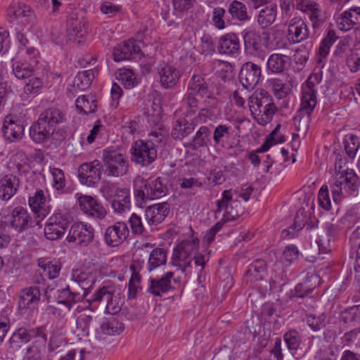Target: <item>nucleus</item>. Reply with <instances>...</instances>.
Listing matches in <instances>:
<instances>
[{
  "instance_id": "f257e3e1",
  "label": "nucleus",
  "mask_w": 360,
  "mask_h": 360,
  "mask_svg": "<svg viewBox=\"0 0 360 360\" xmlns=\"http://www.w3.org/2000/svg\"><path fill=\"white\" fill-rule=\"evenodd\" d=\"M64 120L65 115L59 109L50 108L45 110L30 127L31 139L37 143L44 142L53 135L56 125L62 123Z\"/></svg>"
},
{
  "instance_id": "f03ea898",
  "label": "nucleus",
  "mask_w": 360,
  "mask_h": 360,
  "mask_svg": "<svg viewBox=\"0 0 360 360\" xmlns=\"http://www.w3.org/2000/svg\"><path fill=\"white\" fill-rule=\"evenodd\" d=\"M248 106L257 123L264 126L271 120L276 111L271 96L265 91L255 92L248 98Z\"/></svg>"
},
{
  "instance_id": "7ed1b4c3",
  "label": "nucleus",
  "mask_w": 360,
  "mask_h": 360,
  "mask_svg": "<svg viewBox=\"0 0 360 360\" xmlns=\"http://www.w3.org/2000/svg\"><path fill=\"white\" fill-rule=\"evenodd\" d=\"M208 84L203 75L195 71L187 86V92L184 102L190 113H195L198 109L199 99L208 93Z\"/></svg>"
},
{
  "instance_id": "20e7f679",
  "label": "nucleus",
  "mask_w": 360,
  "mask_h": 360,
  "mask_svg": "<svg viewBox=\"0 0 360 360\" xmlns=\"http://www.w3.org/2000/svg\"><path fill=\"white\" fill-rule=\"evenodd\" d=\"M198 247L199 239L197 238L181 241L174 249L172 264L181 269L182 272L188 273Z\"/></svg>"
},
{
  "instance_id": "39448f33",
  "label": "nucleus",
  "mask_w": 360,
  "mask_h": 360,
  "mask_svg": "<svg viewBox=\"0 0 360 360\" xmlns=\"http://www.w3.org/2000/svg\"><path fill=\"white\" fill-rule=\"evenodd\" d=\"M102 160L105 167V172L109 176H121L128 172V160L119 150L110 148L103 150Z\"/></svg>"
},
{
  "instance_id": "423d86ee",
  "label": "nucleus",
  "mask_w": 360,
  "mask_h": 360,
  "mask_svg": "<svg viewBox=\"0 0 360 360\" xmlns=\"http://www.w3.org/2000/svg\"><path fill=\"white\" fill-rule=\"evenodd\" d=\"M347 187L349 191H356L359 186L358 177L352 169H346L343 172H336L332 184L330 191L333 199L336 202H340L342 198V186Z\"/></svg>"
},
{
  "instance_id": "0eeeda50",
  "label": "nucleus",
  "mask_w": 360,
  "mask_h": 360,
  "mask_svg": "<svg viewBox=\"0 0 360 360\" xmlns=\"http://www.w3.org/2000/svg\"><path fill=\"white\" fill-rule=\"evenodd\" d=\"M72 218L67 212L56 211L48 219L44 228L47 239L55 240L60 238L69 227Z\"/></svg>"
},
{
  "instance_id": "6e6552de",
  "label": "nucleus",
  "mask_w": 360,
  "mask_h": 360,
  "mask_svg": "<svg viewBox=\"0 0 360 360\" xmlns=\"http://www.w3.org/2000/svg\"><path fill=\"white\" fill-rule=\"evenodd\" d=\"M217 207L215 214L221 215L224 221L235 220L243 212L240 202L238 200H233L231 189L222 193L221 199L217 201Z\"/></svg>"
},
{
  "instance_id": "1a4fd4ad",
  "label": "nucleus",
  "mask_w": 360,
  "mask_h": 360,
  "mask_svg": "<svg viewBox=\"0 0 360 360\" xmlns=\"http://www.w3.org/2000/svg\"><path fill=\"white\" fill-rule=\"evenodd\" d=\"M131 160L142 167H147L157 158V149L150 141L138 140L134 143L131 149Z\"/></svg>"
},
{
  "instance_id": "9d476101",
  "label": "nucleus",
  "mask_w": 360,
  "mask_h": 360,
  "mask_svg": "<svg viewBox=\"0 0 360 360\" xmlns=\"http://www.w3.org/2000/svg\"><path fill=\"white\" fill-rule=\"evenodd\" d=\"M313 79H316V77L309 76L302 84L301 104L299 109L300 113L311 114L317 104V89Z\"/></svg>"
},
{
  "instance_id": "9b49d317",
  "label": "nucleus",
  "mask_w": 360,
  "mask_h": 360,
  "mask_svg": "<svg viewBox=\"0 0 360 360\" xmlns=\"http://www.w3.org/2000/svg\"><path fill=\"white\" fill-rule=\"evenodd\" d=\"M5 222L18 232H22L31 226L32 217L27 209L17 206L4 217Z\"/></svg>"
},
{
  "instance_id": "f8f14e48",
  "label": "nucleus",
  "mask_w": 360,
  "mask_h": 360,
  "mask_svg": "<svg viewBox=\"0 0 360 360\" xmlns=\"http://www.w3.org/2000/svg\"><path fill=\"white\" fill-rule=\"evenodd\" d=\"M94 237V230L91 225L82 222L74 224L67 236L68 242H74L82 246H87L92 242Z\"/></svg>"
},
{
  "instance_id": "ddd939ff",
  "label": "nucleus",
  "mask_w": 360,
  "mask_h": 360,
  "mask_svg": "<svg viewBox=\"0 0 360 360\" xmlns=\"http://www.w3.org/2000/svg\"><path fill=\"white\" fill-rule=\"evenodd\" d=\"M129 235L127 224L124 221H117L106 229L104 240L108 246L114 248L122 244Z\"/></svg>"
},
{
  "instance_id": "4468645a",
  "label": "nucleus",
  "mask_w": 360,
  "mask_h": 360,
  "mask_svg": "<svg viewBox=\"0 0 360 360\" xmlns=\"http://www.w3.org/2000/svg\"><path fill=\"white\" fill-rule=\"evenodd\" d=\"M4 139L11 142L20 141L24 135V126L20 120L11 115L5 117L2 124Z\"/></svg>"
},
{
  "instance_id": "2eb2a0df",
  "label": "nucleus",
  "mask_w": 360,
  "mask_h": 360,
  "mask_svg": "<svg viewBox=\"0 0 360 360\" xmlns=\"http://www.w3.org/2000/svg\"><path fill=\"white\" fill-rule=\"evenodd\" d=\"M78 176L80 182L87 186L98 184L101 177V162L94 160L82 164L78 169Z\"/></svg>"
},
{
  "instance_id": "dca6fc26",
  "label": "nucleus",
  "mask_w": 360,
  "mask_h": 360,
  "mask_svg": "<svg viewBox=\"0 0 360 360\" xmlns=\"http://www.w3.org/2000/svg\"><path fill=\"white\" fill-rule=\"evenodd\" d=\"M338 28L343 32L360 27V7H352L340 13L336 18Z\"/></svg>"
},
{
  "instance_id": "f3484780",
  "label": "nucleus",
  "mask_w": 360,
  "mask_h": 360,
  "mask_svg": "<svg viewBox=\"0 0 360 360\" xmlns=\"http://www.w3.org/2000/svg\"><path fill=\"white\" fill-rule=\"evenodd\" d=\"M261 77V68L251 62L245 63L239 73V79L246 89H253Z\"/></svg>"
},
{
  "instance_id": "a211bd4d",
  "label": "nucleus",
  "mask_w": 360,
  "mask_h": 360,
  "mask_svg": "<svg viewBox=\"0 0 360 360\" xmlns=\"http://www.w3.org/2000/svg\"><path fill=\"white\" fill-rule=\"evenodd\" d=\"M80 209L86 214L98 219H103L107 211L103 205L90 195H81L79 199Z\"/></svg>"
},
{
  "instance_id": "6ab92c4d",
  "label": "nucleus",
  "mask_w": 360,
  "mask_h": 360,
  "mask_svg": "<svg viewBox=\"0 0 360 360\" xmlns=\"http://www.w3.org/2000/svg\"><path fill=\"white\" fill-rule=\"evenodd\" d=\"M291 45L290 39L281 30H276L265 37V46L269 50H277L288 53L290 51Z\"/></svg>"
},
{
  "instance_id": "aec40b11",
  "label": "nucleus",
  "mask_w": 360,
  "mask_h": 360,
  "mask_svg": "<svg viewBox=\"0 0 360 360\" xmlns=\"http://www.w3.org/2000/svg\"><path fill=\"white\" fill-rule=\"evenodd\" d=\"M98 323V317L94 314H82L76 321L75 333L80 338L87 337L90 333L96 336V328H97Z\"/></svg>"
},
{
  "instance_id": "412c9836",
  "label": "nucleus",
  "mask_w": 360,
  "mask_h": 360,
  "mask_svg": "<svg viewBox=\"0 0 360 360\" xmlns=\"http://www.w3.org/2000/svg\"><path fill=\"white\" fill-rule=\"evenodd\" d=\"M169 212V205L167 202L154 204L146 208L144 219L148 226H156L163 221Z\"/></svg>"
},
{
  "instance_id": "4be33fe9",
  "label": "nucleus",
  "mask_w": 360,
  "mask_h": 360,
  "mask_svg": "<svg viewBox=\"0 0 360 360\" xmlns=\"http://www.w3.org/2000/svg\"><path fill=\"white\" fill-rule=\"evenodd\" d=\"M158 72L160 84L165 89L174 87L177 84L181 76L178 69L167 63L160 64L158 68Z\"/></svg>"
},
{
  "instance_id": "5701e85b",
  "label": "nucleus",
  "mask_w": 360,
  "mask_h": 360,
  "mask_svg": "<svg viewBox=\"0 0 360 360\" xmlns=\"http://www.w3.org/2000/svg\"><path fill=\"white\" fill-rule=\"evenodd\" d=\"M8 12L10 22L16 25H25L33 17L30 7L20 3L13 4Z\"/></svg>"
},
{
  "instance_id": "b1692460",
  "label": "nucleus",
  "mask_w": 360,
  "mask_h": 360,
  "mask_svg": "<svg viewBox=\"0 0 360 360\" xmlns=\"http://www.w3.org/2000/svg\"><path fill=\"white\" fill-rule=\"evenodd\" d=\"M297 8L309 15L314 27L324 22V17L320 6L313 0H297Z\"/></svg>"
},
{
  "instance_id": "393cba45",
  "label": "nucleus",
  "mask_w": 360,
  "mask_h": 360,
  "mask_svg": "<svg viewBox=\"0 0 360 360\" xmlns=\"http://www.w3.org/2000/svg\"><path fill=\"white\" fill-rule=\"evenodd\" d=\"M287 36L292 44L300 43L309 36L307 26L302 19L294 18L289 21Z\"/></svg>"
},
{
  "instance_id": "a878e982",
  "label": "nucleus",
  "mask_w": 360,
  "mask_h": 360,
  "mask_svg": "<svg viewBox=\"0 0 360 360\" xmlns=\"http://www.w3.org/2000/svg\"><path fill=\"white\" fill-rule=\"evenodd\" d=\"M58 307H49L48 310L53 315L63 318L66 313L70 311L72 304L75 303L74 300L70 297L71 293L67 286L65 288L58 290Z\"/></svg>"
},
{
  "instance_id": "bb28decb",
  "label": "nucleus",
  "mask_w": 360,
  "mask_h": 360,
  "mask_svg": "<svg viewBox=\"0 0 360 360\" xmlns=\"http://www.w3.org/2000/svg\"><path fill=\"white\" fill-rule=\"evenodd\" d=\"M124 329V325L112 319L111 320H105L102 322L98 318V323L96 328V338L101 340L106 335H116L120 334Z\"/></svg>"
},
{
  "instance_id": "cd10ccee",
  "label": "nucleus",
  "mask_w": 360,
  "mask_h": 360,
  "mask_svg": "<svg viewBox=\"0 0 360 360\" xmlns=\"http://www.w3.org/2000/svg\"><path fill=\"white\" fill-rule=\"evenodd\" d=\"M173 276V272L169 271L160 278H150L147 291L154 296H162L172 289L171 279Z\"/></svg>"
},
{
  "instance_id": "c85d7f7f",
  "label": "nucleus",
  "mask_w": 360,
  "mask_h": 360,
  "mask_svg": "<svg viewBox=\"0 0 360 360\" xmlns=\"http://www.w3.org/2000/svg\"><path fill=\"white\" fill-rule=\"evenodd\" d=\"M19 179L12 174H6L0 179V199L9 200L19 188Z\"/></svg>"
},
{
  "instance_id": "c756f323",
  "label": "nucleus",
  "mask_w": 360,
  "mask_h": 360,
  "mask_svg": "<svg viewBox=\"0 0 360 360\" xmlns=\"http://www.w3.org/2000/svg\"><path fill=\"white\" fill-rule=\"evenodd\" d=\"M281 125L278 124L271 131V133L266 137V139L263 145L257 150L256 153H251L249 155V159L254 165L258 166L260 163V159L257 153L265 152L268 150L271 146L277 143H281L284 141L283 137L278 134Z\"/></svg>"
},
{
  "instance_id": "7c9ffc66",
  "label": "nucleus",
  "mask_w": 360,
  "mask_h": 360,
  "mask_svg": "<svg viewBox=\"0 0 360 360\" xmlns=\"http://www.w3.org/2000/svg\"><path fill=\"white\" fill-rule=\"evenodd\" d=\"M287 53H272L268 58L266 68L274 74L283 72L290 66V58Z\"/></svg>"
},
{
  "instance_id": "2f4dec72",
  "label": "nucleus",
  "mask_w": 360,
  "mask_h": 360,
  "mask_svg": "<svg viewBox=\"0 0 360 360\" xmlns=\"http://www.w3.org/2000/svg\"><path fill=\"white\" fill-rule=\"evenodd\" d=\"M140 49L135 45V41L129 40L118 44L113 49V57L115 61L131 60L134 54H138Z\"/></svg>"
},
{
  "instance_id": "473e14b6",
  "label": "nucleus",
  "mask_w": 360,
  "mask_h": 360,
  "mask_svg": "<svg viewBox=\"0 0 360 360\" xmlns=\"http://www.w3.org/2000/svg\"><path fill=\"white\" fill-rule=\"evenodd\" d=\"M219 44L218 49L220 53L235 55L239 51L240 44L236 34L229 33L222 36Z\"/></svg>"
},
{
  "instance_id": "72a5a7b5",
  "label": "nucleus",
  "mask_w": 360,
  "mask_h": 360,
  "mask_svg": "<svg viewBox=\"0 0 360 360\" xmlns=\"http://www.w3.org/2000/svg\"><path fill=\"white\" fill-rule=\"evenodd\" d=\"M141 183L146 190V195L150 200L160 198L167 193V186L163 184L160 177L152 180L142 181Z\"/></svg>"
},
{
  "instance_id": "f704fd0d",
  "label": "nucleus",
  "mask_w": 360,
  "mask_h": 360,
  "mask_svg": "<svg viewBox=\"0 0 360 360\" xmlns=\"http://www.w3.org/2000/svg\"><path fill=\"white\" fill-rule=\"evenodd\" d=\"M41 292L37 286H32L22 291L19 306L22 308L34 309L40 300Z\"/></svg>"
},
{
  "instance_id": "c9c22d12",
  "label": "nucleus",
  "mask_w": 360,
  "mask_h": 360,
  "mask_svg": "<svg viewBox=\"0 0 360 360\" xmlns=\"http://www.w3.org/2000/svg\"><path fill=\"white\" fill-rule=\"evenodd\" d=\"M278 8L276 4L270 3L262 8L257 15V23L262 28L271 25L276 20Z\"/></svg>"
},
{
  "instance_id": "e433bc0d",
  "label": "nucleus",
  "mask_w": 360,
  "mask_h": 360,
  "mask_svg": "<svg viewBox=\"0 0 360 360\" xmlns=\"http://www.w3.org/2000/svg\"><path fill=\"white\" fill-rule=\"evenodd\" d=\"M194 125L189 122L186 117H177L173 124L171 135L174 139L181 140L193 132Z\"/></svg>"
},
{
  "instance_id": "4c0bfd02",
  "label": "nucleus",
  "mask_w": 360,
  "mask_h": 360,
  "mask_svg": "<svg viewBox=\"0 0 360 360\" xmlns=\"http://www.w3.org/2000/svg\"><path fill=\"white\" fill-rule=\"evenodd\" d=\"M30 341V335L28 330L25 328H20L17 329L11 335L9 340V348L15 352L22 347L23 344H26Z\"/></svg>"
},
{
  "instance_id": "58836bf2",
  "label": "nucleus",
  "mask_w": 360,
  "mask_h": 360,
  "mask_svg": "<svg viewBox=\"0 0 360 360\" xmlns=\"http://www.w3.org/2000/svg\"><path fill=\"white\" fill-rule=\"evenodd\" d=\"M333 226L330 225L319 233L316 242L321 253H326L330 250V243L333 238Z\"/></svg>"
},
{
  "instance_id": "ea45409f",
  "label": "nucleus",
  "mask_w": 360,
  "mask_h": 360,
  "mask_svg": "<svg viewBox=\"0 0 360 360\" xmlns=\"http://www.w3.org/2000/svg\"><path fill=\"white\" fill-rule=\"evenodd\" d=\"M167 252L164 248H157L152 250L148 258V269H154L165 265L167 262Z\"/></svg>"
},
{
  "instance_id": "a19ab883",
  "label": "nucleus",
  "mask_w": 360,
  "mask_h": 360,
  "mask_svg": "<svg viewBox=\"0 0 360 360\" xmlns=\"http://www.w3.org/2000/svg\"><path fill=\"white\" fill-rule=\"evenodd\" d=\"M318 281L319 277L316 275H311L302 283H300L295 286V296L298 297L307 296L312 290L315 288Z\"/></svg>"
},
{
  "instance_id": "79ce46f5",
  "label": "nucleus",
  "mask_w": 360,
  "mask_h": 360,
  "mask_svg": "<svg viewBox=\"0 0 360 360\" xmlns=\"http://www.w3.org/2000/svg\"><path fill=\"white\" fill-rule=\"evenodd\" d=\"M46 196L44 192L41 189H37L33 195L30 196L28 199L29 205L31 207L32 212L35 214H38V217L43 218L44 214H39L43 206L46 203Z\"/></svg>"
},
{
  "instance_id": "37998d69",
  "label": "nucleus",
  "mask_w": 360,
  "mask_h": 360,
  "mask_svg": "<svg viewBox=\"0 0 360 360\" xmlns=\"http://www.w3.org/2000/svg\"><path fill=\"white\" fill-rule=\"evenodd\" d=\"M129 268L132 274L128 284V297L133 299L136 297L138 290L141 288V275L138 266L131 264Z\"/></svg>"
},
{
  "instance_id": "c03bdc74",
  "label": "nucleus",
  "mask_w": 360,
  "mask_h": 360,
  "mask_svg": "<svg viewBox=\"0 0 360 360\" xmlns=\"http://www.w3.org/2000/svg\"><path fill=\"white\" fill-rule=\"evenodd\" d=\"M229 13L233 20L240 22L250 19L246 6L240 1H233L229 6Z\"/></svg>"
},
{
  "instance_id": "a18cd8bd",
  "label": "nucleus",
  "mask_w": 360,
  "mask_h": 360,
  "mask_svg": "<svg viewBox=\"0 0 360 360\" xmlns=\"http://www.w3.org/2000/svg\"><path fill=\"white\" fill-rule=\"evenodd\" d=\"M116 292V288L113 285L103 286L99 288L96 292L91 296L88 301L92 302H103L105 306L109 302L110 298L113 293Z\"/></svg>"
},
{
  "instance_id": "49530a36",
  "label": "nucleus",
  "mask_w": 360,
  "mask_h": 360,
  "mask_svg": "<svg viewBox=\"0 0 360 360\" xmlns=\"http://www.w3.org/2000/svg\"><path fill=\"white\" fill-rule=\"evenodd\" d=\"M68 31L76 38H82L86 34V22L77 18H70L68 20Z\"/></svg>"
},
{
  "instance_id": "de8ad7c7",
  "label": "nucleus",
  "mask_w": 360,
  "mask_h": 360,
  "mask_svg": "<svg viewBox=\"0 0 360 360\" xmlns=\"http://www.w3.org/2000/svg\"><path fill=\"white\" fill-rule=\"evenodd\" d=\"M76 107L80 112L87 115L95 112L97 106L94 98L88 95L79 96L76 100Z\"/></svg>"
},
{
  "instance_id": "09e8293b",
  "label": "nucleus",
  "mask_w": 360,
  "mask_h": 360,
  "mask_svg": "<svg viewBox=\"0 0 360 360\" xmlns=\"http://www.w3.org/2000/svg\"><path fill=\"white\" fill-rule=\"evenodd\" d=\"M33 68L27 62L14 60L13 63V72L18 79L29 78L33 72Z\"/></svg>"
},
{
  "instance_id": "8fccbe9b",
  "label": "nucleus",
  "mask_w": 360,
  "mask_h": 360,
  "mask_svg": "<svg viewBox=\"0 0 360 360\" xmlns=\"http://www.w3.org/2000/svg\"><path fill=\"white\" fill-rule=\"evenodd\" d=\"M244 43L246 49H252L258 52L262 49V39L260 34L255 30H250L243 35Z\"/></svg>"
},
{
  "instance_id": "3c124183",
  "label": "nucleus",
  "mask_w": 360,
  "mask_h": 360,
  "mask_svg": "<svg viewBox=\"0 0 360 360\" xmlns=\"http://www.w3.org/2000/svg\"><path fill=\"white\" fill-rule=\"evenodd\" d=\"M94 78V74L92 70L79 72L75 78L74 85L79 90H85L91 85Z\"/></svg>"
},
{
  "instance_id": "603ef678",
  "label": "nucleus",
  "mask_w": 360,
  "mask_h": 360,
  "mask_svg": "<svg viewBox=\"0 0 360 360\" xmlns=\"http://www.w3.org/2000/svg\"><path fill=\"white\" fill-rule=\"evenodd\" d=\"M38 265L43 269V273L49 278L53 279L58 276L60 267L56 262L53 263L45 259H40Z\"/></svg>"
},
{
  "instance_id": "864d4df0",
  "label": "nucleus",
  "mask_w": 360,
  "mask_h": 360,
  "mask_svg": "<svg viewBox=\"0 0 360 360\" xmlns=\"http://www.w3.org/2000/svg\"><path fill=\"white\" fill-rule=\"evenodd\" d=\"M266 270V263L262 259H257L252 262L246 271V274L262 279Z\"/></svg>"
},
{
  "instance_id": "5fc2aeb1",
  "label": "nucleus",
  "mask_w": 360,
  "mask_h": 360,
  "mask_svg": "<svg viewBox=\"0 0 360 360\" xmlns=\"http://www.w3.org/2000/svg\"><path fill=\"white\" fill-rule=\"evenodd\" d=\"M45 345L40 341L34 340L26 350L23 360H41V352Z\"/></svg>"
},
{
  "instance_id": "6e6d98bb",
  "label": "nucleus",
  "mask_w": 360,
  "mask_h": 360,
  "mask_svg": "<svg viewBox=\"0 0 360 360\" xmlns=\"http://www.w3.org/2000/svg\"><path fill=\"white\" fill-rule=\"evenodd\" d=\"M335 41V33L329 32L327 36L322 40L319 49V57L317 59L318 63L322 62V58H325L329 53L330 48Z\"/></svg>"
},
{
  "instance_id": "4d7b16f0",
  "label": "nucleus",
  "mask_w": 360,
  "mask_h": 360,
  "mask_svg": "<svg viewBox=\"0 0 360 360\" xmlns=\"http://www.w3.org/2000/svg\"><path fill=\"white\" fill-rule=\"evenodd\" d=\"M284 341L289 350H297L301 344V336L296 330H290L283 335Z\"/></svg>"
},
{
  "instance_id": "13d9d810",
  "label": "nucleus",
  "mask_w": 360,
  "mask_h": 360,
  "mask_svg": "<svg viewBox=\"0 0 360 360\" xmlns=\"http://www.w3.org/2000/svg\"><path fill=\"white\" fill-rule=\"evenodd\" d=\"M132 233L134 235H143L146 231V227L148 226L147 222L143 223L141 217L133 213L129 219Z\"/></svg>"
},
{
  "instance_id": "bf43d9fd",
  "label": "nucleus",
  "mask_w": 360,
  "mask_h": 360,
  "mask_svg": "<svg viewBox=\"0 0 360 360\" xmlns=\"http://www.w3.org/2000/svg\"><path fill=\"white\" fill-rule=\"evenodd\" d=\"M311 121V114L297 112V115L294 117V124L297 130L301 133H306L309 127Z\"/></svg>"
},
{
  "instance_id": "052dcab7",
  "label": "nucleus",
  "mask_w": 360,
  "mask_h": 360,
  "mask_svg": "<svg viewBox=\"0 0 360 360\" xmlns=\"http://www.w3.org/2000/svg\"><path fill=\"white\" fill-rule=\"evenodd\" d=\"M274 94L278 98H285L290 91V89L282 79L274 78L270 81Z\"/></svg>"
},
{
  "instance_id": "680f3d73",
  "label": "nucleus",
  "mask_w": 360,
  "mask_h": 360,
  "mask_svg": "<svg viewBox=\"0 0 360 360\" xmlns=\"http://www.w3.org/2000/svg\"><path fill=\"white\" fill-rule=\"evenodd\" d=\"M117 79L128 89L134 87L136 84V76L130 69H120Z\"/></svg>"
},
{
  "instance_id": "e2e57ef3",
  "label": "nucleus",
  "mask_w": 360,
  "mask_h": 360,
  "mask_svg": "<svg viewBox=\"0 0 360 360\" xmlns=\"http://www.w3.org/2000/svg\"><path fill=\"white\" fill-rule=\"evenodd\" d=\"M50 172L53 177V187L58 191L63 189L66 184L63 171L59 168L50 167Z\"/></svg>"
},
{
  "instance_id": "0e129e2a",
  "label": "nucleus",
  "mask_w": 360,
  "mask_h": 360,
  "mask_svg": "<svg viewBox=\"0 0 360 360\" xmlns=\"http://www.w3.org/2000/svg\"><path fill=\"white\" fill-rule=\"evenodd\" d=\"M72 295L70 297L74 300L75 303L80 300L86 297L88 295L86 288H83L82 285L78 284L77 282H72L68 285Z\"/></svg>"
},
{
  "instance_id": "69168bd1",
  "label": "nucleus",
  "mask_w": 360,
  "mask_h": 360,
  "mask_svg": "<svg viewBox=\"0 0 360 360\" xmlns=\"http://www.w3.org/2000/svg\"><path fill=\"white\" fill-rule=\"evenodd\" d=\"M345 149L349 157L354 158L356 152L360 149L359 139L356 136L350 135L345 140Z\"/></svg>"
},
{
  "instance_id": "338daca9",
  "label": "nucleus",
  "mask_w": 360,
  "mask_h": 360,
  "mask_svg": "<svg viewBox=\"0 0 360 360\" xmlns=\"http://www.w3.org/2000/svg\"><path fill=\"white\" fill-rule=\"evenodd\" d=\"M13 162L19 173L26 172L29 169L27 156L22 152H18L13 157Z\"/></svg>"
},
{
  "instance_id": "774afa93",
  "label": "nucleus",
  "mask_w": 360,
  "mask_h": 360,
  "mask_svg": "<svg viewBox=\"0 0 360 360\" xmlns=\"http://www.w3.org/2000/svg\"><path fill=\"white\" fill-rule=\"evenodd\" d=\"M345 323L360 322V304L346 309L342 315Z\"/></svg>"
}]
</instances>
